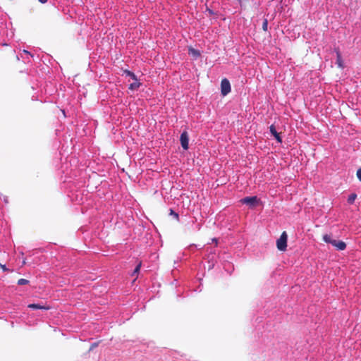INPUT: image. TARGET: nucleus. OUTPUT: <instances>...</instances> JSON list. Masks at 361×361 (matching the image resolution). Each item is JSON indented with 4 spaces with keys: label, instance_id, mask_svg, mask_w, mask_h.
Masks as SVG:
<instances>
[{
    "label": "nucleus",
    "instance_id": "2eb2a0df",
    "mask_svg": "<svg viewBox=\"0 0 361 361\" xmlns=\"http://www.w3.org/2000/svg\"><path fill=\"white\" fill-rule=\"evenodd\" d=\"M170 215L173 216L176 219H179L178 214L174 212L173 209H170Z\"/></svg>",
    "mask_w": 361,
    "mask_h": 361
},
{
    "label": "nucleus",
    "instance_id": "0eeeda50",
    "mask_svg": "<svg viewBox=\"0 0 361 361\" xmlns=\"http://www.w3.org/2000/svg\"><path fill=\"white\" fill-rule=\"evenodd\" d=\"M336 64L340 68H343V59L341 57V52L338 49H336Z\"/></svg>",
    "mask_w": 361,
    "mask_h": 361
},
{
    "label": "nucleus",
    "instance_id": "9d476101",
    "mask_svg": "<svg viewBox=\"0 0 361 361\" xmlns=\"http://www.w3.org/2000/svg\"><path fill=\"white\" fill-rule=\"evenodd\" d=\"M140 85L141 83L137 80V81H135L134 82L130 84L129 89L131 90H137L140 87Z\"/></svg>",
    "mask_w": 361,
    "mask_h": 361
},
{
    "label": "nucleus",
    "instance_id": "f257e3e1",
    "mask_svg": "<svg viewBox=\"0 0 361 361\" xmlns=\"http://www.w3.org/2000/svg\"><path fill=\"white\" fill-rule=\"evenodd\" d=\"M323 240L325 243L331 244L337 250H344L346 248V244L343 241L334 240L330 235H324Z\"/></svg>",
    "mask_w": 361,
    "mask_h": 361
},
{
    "label": "nucleus",
    "instance_id": "7ed1b4c3",
    "mask_svg": "<svg viewBox=\"0 0 361 361\" xmlns=\"http://www.w3.org/2000/svg\"><path fill=\"white\" fill-rule=\"evenodd\" d=\"M231 90V84L228 79L224 78L221 82V92L223 96L227 95Z\"/></svg>",
    "mask_w": 361,
    "mask_h": 361
},
{
    "label": "nucleus",
    "instance_id": "f03ea898",
    "mask_svg": "<svg viewBox=\"0 0 361 361\" xmlns=\"http://www.w3.org/2000/svg\"><path fill=\"white\" fill-rule=\"evenodd\" d=\"M288 235L286 231H283L280 238L276 241V247L280 251H285L287 248Z\"/></svg>",
    "mask_w": 361,
    "mask_h": 361
},
{
    "label": "nucleus",
    "instance_id": "f3484780",
    "mask_svg": "<svg viewBox=\"0 0 361 361\" xmlns=\"http://www.w3.org/2000/svg\"><path fill=\"white\" fill-rule=\"evenodd\" d=\"M141 267V264H139L135 269L134 273H138Z\"/></svg>",
    "mask_w": 361,
    "mask_h": 361
},
{
    "label": "nucleus",
    "instance_id": "1a4fd4ad",
    "mask_svg": "<svg viewBox=\"0 0 361 361\" xmlns=\"http://www.w3.org/2000/svg\"><path fill=\"white\" fill-rule=\"evenodd\" d=\"M28 307L31 309H39V310H49V307L47 306H43L39 304H30L28 305Z\"/></svg>",
    "mask_w": 361,
    "mask_h": 361
},
{
    "label": "nucleus",
    "instance_id": "4468645a",
    "mask_svg": "<svg viewBox=\"0 0 361 361\" xmlns=\"http://www.w3.org/2000/svg\"><path fill=\"white\" fill-rule=\"evenodd\" d=\"M27 283H28V281L27 279H20L18 281V285H25Z\"/></svg>",
    "mask_w": 361,
    "mask_h": 361
},
{
    "label": "nucleus",
    "instance_id": "ddd939ff",
    "mask_svg": "<svg viewBox=\"0 0 361 361\" xmlns=\"http://www.w3.org/2000/svg\"><path fill=\"white\" fill-rule=\"evenodd\" d=\"M262 29L264 31H267L268 29V20L267 19L264 20L263 24H262Z\"/></svg>",
    "mask_w": 361,
    "mask_h": 361
},
{
    "label": "nucleus",
    "instance_id": "f8f14e48",
    "mask_svg": "<svg viewBox=\"0 0 361 361\" xmlns=\"http://www.w3.org/2000/svg\"><path fill=\"white\" fill-rule=\"evenodd\" d=\"M356 197H357V195H356V194H355V193H352V194H350V195L348 196V202L349 204H353V203H354V202H355V199H356Z\"/></svg>",
    "mask_w": 361,
    "mask_h": 361
},
{
    "label": "nucleus",
    "instance_id": "a211bd4d",
    "mask_svg": "<svg viewBox=\"0 0 361 361\" xmlns=\"http://www.w3.org/2000/svg\"><path fill=\"white\" fill-rule=\"evenodd\" d=\"M1 269L5 271L7 270V268L6 267V265L1 264Z\"/></svg>",
    "mask_w": 361,
    "mask_h": 361
},
{
    "label": "nucleus",
    "instance_id": "dca6fc26",
    "mask_svg": "<svg viewBox=\"0 0 361 361\" xmlns=\"http://www.w3.org/2000/svg\"><path fill=\"white\" fill-rule=\"evenodd\" d=\"M357 177L361 181V167L357 171Z\"/></svg>",
    "mask_w": 361,
    "mask_h": 361
},
{
    "label": "nucleus",
    "instance_id": "39448f33",
    "mask_svg": "<svg viewBox=\"0 0 361 361\" xmlns=\"http://www.w3.org/2000/svg\"><path fill=\"white\" fill-rule=\"evenodd\" d=\"M240 202L243 204L249 205L250 207H254L258 202V199L256 196L246 197L243 198Z\"/></svg>",
    "mask_w": 361,
    "mask_h": 361
},
{
    "label": "nucleus",
    "instance_id": "6ab92c4d",
    "mask_svg": "<svg viewBox=\"0 0 361 361\" xmlns=\"http://www.w3.org/2000/svg\"><path fill=\"white\" fill-rule=\"evenodd\" d=\"M39 1L42 4H45L47 2V0H39Z\"/></svg>",
    "mask_w": 361,
    "mask_h": 361
},
{
    "label": "nucleus",
    "instance_id": "423d86ee",
    "mask_svg": "<svg viewBox=\"0 0 361 361\" xmlns=\"http://www.w3.org/2000/svg\"><path fill=\"white\" fill-rule=\"evenodd\" d=\"M269 128H270V132H271V135L275 137V139L279 142H282L281 137L279 135V134L277 133L275 126L274 125H271Z\"/></svg>",
    "mask_w": 361,
    "mask_h": 361
},
{
    "label": "nucleus",
    "instance_id": "9b49d317",
    "mask_svg": "<svg viewBox=\"0 0 361 361\" xmlns=\"http://www.w3.org/2000/svg\"><path fill=\"white\" fill-rule=\"evenodd\" d=\"M124 73L126 75H128L130 77H131V78L133 80H134L135 81H137V76L131 71H128V70H125L124 71Z\"/></svg>",
    "mask_w": 361,
    "mask_h": 361
},
{
    "label": "nucleus",
    "instance_id": "20e7f679",
    "mask_svg": "<svg viewBox=\"0 0 361 361\" xmlns=\"http://www.w3.org/2000/svg\"><path fill=\"white\" fill-rule=\"evenodd\" d=\"M180 141L182 147L184 149L187 150L189 147V137H188V134L186 131H183L181 133L180 137Z\"/></svg>",
    "mask_w": 361,
    "mask_h": 361
},
{
    "label": "nucleus",
    "instance_id": "6e6552de",
    "mask_svg": "<svg viewBox=\"0 0 361 361\" xmlns=\"http://www.w3.org/2000/svg\"><path fill=\"white\" fill-rule=\"evenodd\" d=\"M188 54L190 55H191L193 58L195 59H197L200 56V51L192 48V47H189L188 48Z\"/></svg>",
    "mask_w": 361,
    "mask_h": 361
}]
</instances>
